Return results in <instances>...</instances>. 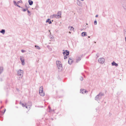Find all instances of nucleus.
<instances>
[{
  "label": "nucleus",
  "mask_w": 126,
  "mask_h": 126,
  "mask_svg": "<svg viewBox=\"0 0 126 126\" xmlns=\"http://www.w3.org/2000/svg\"><path fill=\"white\" fill-rule=\"evenodd\" d=\"M56 65L59 71H61L63 69L62 65L61 62L59 61H57Z\"/></svg>",
  "instance_id": "obj_1"
},
{
  "label": "nucleus",
  "mask_w": 126,
  "mask_h": 126,
  "mask_svg": "<svg viewBox=\"0 0 126 126\" xmlns=\"http://www.w3.org/2000/svg\"><path fill=\"white\" fill-rule=\"evenodd\" d=\"M104 94L101 92H100L95 97V99L98 101V100H100L102 98V96H103Z\"/></svg>",
  "instance_id": "obj_2"
},
{
  "label": "nucleus",
  "mask_w": 126,
  "mask_h": 126,
  "mask_svg": "<svg viewBox=\"0 0 126 126\" xmlns=\"http://www.w3.org/2000/svg\"><path fill=\"white\" fill-rule=\"evenodd\" d=\"M39 92L41 96H44L45 95L44 93L43 92V88L42 86H41L40 87Z\"/></svg>",
  "instance_id": "obj_3"
},
{
  "label": "nucleus",
  "mask_w": 126,
  "mask_h": 126,
  "mask_svg": "<svg viewBox=\"0 0 126 126\" xmlns=\"http://www.w3.org/2000/svg\"><path fill=\"white\" fill-rule=\"evenodd\" d=\"M121 3L123 8L126 10V1L125 0H122Z\"/></svg>",
  "instance_id": "obj_4"
},
{
  "label": "nucleus",
  "mask_w": 126,
  "mask_h": 126,
  "mask_svg": "<svg viewBox=\"0 0 126 126\" xmlns=\"http://www.w3.org/2000/svg\"><path fill=\"white\" fill-rule=\"evenodd\" d=\"M105 59L103 58H99L98 60V62L101 63L102 64L104 63L105 61Z\"/></svg>",
  "instance_id": "obj_5"
},
{
  "label": "nucleus",
  "mask_w": 126,
  "mask_h": 126,
  "mask_svg": "<svg viewBox=\"0 0 126 126\" xmlns=\"http://www.w3.org/2000/svg\"><path fill=\"white\" fill-rule=\"evenodd\" d=\"M20 60L22 64L23 65H24L25 64V60L24 57L23 56H20Z\"/></svg>",
  "instance_id": "obj_6"
},
{
  "label": "nucleus",
  "mask_w": 126,
  "mask_h": 126,
  "mask_svg": "<svg viewBox=\"0 0 126 126\" xmlns=\"http://www.w3.org/2000/svg\"><path fill=\"white\" fill-rule=\"evenodd\" d=\"M23 71L20 69H19L17 72V74L18 76L22 77L23 74Z\"/></svg>",
  "instance_id": "obj_7"
},
{
  "label": "nucleus",
  "mask_w": 126,
  "mask_h": 126,
  "mask_svg": "<svg viewBox=\"0 0 126 126\" xmlns=\"http://www.w3.org/2000/svg\"><path fill=\"white\" fill-rule=\"evenodd\" d=\"M86 92H87V91L84 89H81L80 90V93L82 94L85 93Z\"/></svg>",
  "instance_id": "obj_8"
},
{
  "label": "nucleus",
  "mask_w": 126,
  "mask_h": 126,
  "mask_svg": "<svg viewBox=\"0 0 126 126\" xmlns=\"http://www.w3.org/2000/svg\"><path fill=\"white\" fill-rule=\"evenodd\" d=\"M77 5H78L81 6H82V5L81 3L80 2L79 0H77Z\"/></svg>",
  "instance_id": "obj_9"
},
{
  "label": "nucleus",
  "mask_w": 126,
  "mask_h": 126,
  "mask_svg": "<svg viewBox=\"0 0 126 126\" xmlns=\"http://www.w3.org/2000/svg\"><path fill=\"white\" fill-rule=\"evenodd\" d=\"M73 62V60L71 58H69L68 61V63L69 64H71Z\"/></svg>",
  "instance_id": "obj_10"
},
{
  "label": "nucleus",
  "mask_w": 126,
  "mask_h": 126,
  "mask_svg": "<svg viewBox=\"0 0 126 126\" xmlns=\"http://www.w3.org/2000/svg\"><path fill=\"white\" fill-rule=\"evenodd\" d=\"M81 35L82 36H85L87 35V32H85L82 33Z\"/></svg>",
  "instance_id": "obj_11"
},
{
  "label": "nucleus",
  "mask_w": 126,
  "mask_h": 126,
  "mask_svg": "<svg viewBox=\"0 0 126 126\" xmlns=\"http://www.w3.org/2000/svg\"><path fill=\"white\" fill-rule=\"evenodd\" d=\"M112 65V66H118V64L115 63L113 61L111 63Z\"/></svg>",
  "instance_id": "obj_12"
},
{
  "label": "nucleus",
  "mask_w": 126,
  "mask_h": 126,
  "mask_svg": "<svg viewBox=\"0 0 126 126\" xmlns=\"http://www.w3.org/2000/svg\"><path fill=\"white\" fill-rule=\"evenodd\" d=\"M28 2L29 4L30 5H32L33 4V1L31 0H28Z\"/></svg>",
  "instance_id": "obj_13"
},
{
  "label": "nucleus",
  "mask_w": 126,
  "mask_h": 126,
  "mask_svg": "<svg viewBox=\"0 0 126 126\" xmlns=\"http://www.w3.org/2000/svg\"><path fill=\"white\" fill-rule=\"evenodd\" d=\"M51 17L52 18L55 17L56 18H59V17H58V16H57V15L56 14H54L52 15Z\"/></svg>",
  "instance_id": "obj_14"
},
{
  "label": "nucleus",
  "mask_w": 126,
  "mask_h": 126,
  "mask_svg": "<svg viewBox=\"0 0 126 126\" xmlns=\"http://www.w3.org/2000/svg\"><path fill=\"white\" fill-rule=\"evenodd\" d=\"M81 58L80 57H78L77 58L76 60V63H78L81 60Z\"/></svg>",
  "instance_id": "obj_15"
},
{
  "label": "nucleus",
  "mask_w": 126,
  "mask_h": 126,
  "mask_svg": "<svg viewBox=\"0 0 126 126\" xmlns=\"http://www.w3.org/2000/svg\"><path fill=\"white\" fill-rule=\"evenodd\" d=\"M46 22H48V23L50 24L52 23V22L51 21L50 19H48L46 21Z\"/></svg>",
  "instance_id": "obj_16"
},
{
  "label": "nucleus",
  "mask_w": 126,
  "mask_h": 126,
  "mask_svg": "<svg viewBox=\"0 0 126 126\" xmlns=\"http://www.w3.org/2000/svg\"><path fill=\"white\" fill-rule=\"evenodd\" d=\"M61 12L59 11L58 12V13H57V16H58V17H61L60 16L61 15Z\"/></svg>",
  "instance_id": "obj_17"
},
{
  "label": "nucleus",
  "mask_w": 126,
  "mask_h": 126,
  "mask_svg": "<svg viewBox=\"0 0 126 126\" xmlns=\"http://www.w3.org/2000/svg\"><path fill=\"white\" fill-rule=\"evenodd\" d=\"M0 32L1 33H2L3 34H4L5 32V30L2 29L0 31Z\"/></svg>",
  "instance_id": "obj_18"
},
{
  "label": "nucleus",
  "mask_w": 126,
  "mask_h": 126,
  "mask_svg": "<svg viewBox=\"0 0 126 126\" xmlns=\"http://www.w3.org/2000/svg\"><path fill=\"white\" fill-rule=\"evenodd\" d=\"M66 52H65V56H67L69 54V51L67 50H65Z\"/></svg>",
  "instance_id": "obj_19"
},
{
  "label": "nucleus",
  "mask_w": 126,
  "mask_h": 126,
  "mask_svg": "<svg viewBox=\"0 0 126 126\" xmlns=\"http://www.w3.org/2000/svg\"><path fill=\"white\" fill-rule=\"evenodd\" d=\"M3 68L2 67H0V74L2 73L3 71Z\"/></svg>",
  "instance_id": "obj_20"
},
{
  "label": "nucleus",
  "mask_w": 126,
  "mask_h": 126,
  "mask_svg": "<svg viewBox=\"0 0 126 126\" xmlns=\"http://www.w3.org/2000/svg\"><path fill=\"white\" fill-rule=\"evenodd\" d=\"M68 29H70V30H72L74 29V28L72 26H70L68 27Z\"/></svg>",
  "instance_id": "obj_21"
},
{
  "label": "nucleus",
  "mask_w": 126,
  "mask_h": 126,
  "mask_svg": "<svg viewBox=\"0 0 126 126\" xmlns=\"http://www.w3.org/2000/svg\"><path fill=\"white\" fill-rule=\"evenodd\" d=\"M35 47L36 48L38 49H40V47L39 46L37 45H35Z\"/></svg>",
  "instance_id": "obj_22"
},
{
  "label": "nucleus",
  "mask_w": 126,
  "mask_h": 126,
  "mask_svg": "<svg viewBox=\"0 0 126 126\" xmlns=\"http://www.w3.org/2000/svg\"><path fill=\"white\" fill-rule=\"evenodd\" d=\"M27 12L28 13V15L29 16H30L31 15V13L30 12L29 10L28 9L27 10Z\"/></svg>",
  "instance_id": "obj_23"
},
{
  "label": "nucleus",
  "mask_w": 126,
  "mask_h": 126,
  "mask_svg": "<svg viewBox=\"0 0 126 126\" xmlns=\"http://www.w3.org/2000/svg\"><path fill=\"white\" fill-rule=\"evenodd\" d=\"M124 36H126V30L125 29L124 30Z\"/></svg>",
  "instance_id": "obj_24"
},
{
  "label": "nucleus",
  "mask_w": 126,
  "mask_h": 126,
  "mask_svg": "<svg viewBox=\"0 0 126 126\" xmlns=\"http://www.w3.org/2000/svg\"><path fill=\"white\" fill-rule=\"evenodd\" d=\"M28 7H27V8H26V9H24L23 10V11L24 12H25L26 11V10L27 11L28 10Z\"/></svg>",
  "instance_id": "obj_25"
},
{
  "label": "nucleus",
  "mask_w": 126,
  "mask_h": 126,
  "mask_svg": "<svg viewBox=\"0 0 126 126\" xmlns=\"http://www.w3.org/2000/svg\"><path fill=\"white\" fill-rule=\"evenodd\" d=\"M22 3V1L21 0H20L19 1L17 2V3L18 4V3Z\"/></svg>",
  "instance_id": "obj_26"
},
{
  "label": "nucleus",
  "mask_w": 126,
  "mask_h": 126,
  "mask_svg": "<svg viewBox=\"0 0 126 126\" xmlns=\"http://www.w3.org/2000/svg\"><path fill=\"white\" fill-rule=\"evenodd\" d=\"M26 103H25L24 104L23 103V104H22V106L23 107H25L26 106Z\"/></svg>",
  "instance_id": "obj_27"
},
{
  "label": "nucleus",
  "mask_w": 126,
  "mask_h": 126,
  "mask_svg": "<svg viewBox=\"0 0 126 126\" xmlns=\"http://www.w3.org/2000/svg\"><path fill=\"white\" fill-rule=\"evenodd\" d=\"M15 5L16 6V4H17V3H16V2L15 1V0H14L13 1Z\"/></svg>",
  "instance_id": "obj_28"
},
{
  "label": "nucleus",
  "mask_w": 126,
  "mask_h": 126,
  "mask_svg": "<svg viewBox=\"0 0 126 126\" xmlns=\"http://www.w3.org/2000/svg\"><path fill=\"white\" fill-rule=\"evenodd\" d=\"M94 24L95 25H96L97 24V22L96 20H95L94 21Z\"/></svg>",
  "instance_id": "obj_29"
},
{
  "label": "nucleus",
  "mask_w": 126,
  "mask_h": 126,
  "mask_svg": "<svg viewBox=\"0 0 126 126\" xmlns=\"http://www.w3.org/2000/svg\"><path fill=\"white\" fill-rule=\"evenodd\" d=\"M6 110V109H5V110H4V112H3L2 111H1V112L2 113H3V114H4V112H5V111Z\"/></svg>",
  "instance_id": "obj_30"
},
{
  "label": "nucleus",
  "mask_w": 126,
  "mask_h": 126,
  "mask_svg": "<svg viewBox=\"0 0 126 126\" xmlns=\"http://www.w3.org/2000/svg\"><path fill=\"white\" fill-rule=\"evenodd\" d=\"M80 80L82 81L83 80V78L82 77H81V78H80Z\"/></svg>",
  "instance_id": "obj_31"
},
{
  "label": "nucleus",
  "mask_w": 126,
  "mask_h": 126,
  "mask_svg": "<svg viewBox=\"0 0 126 126\" xmlns=\"http://www.w3.org/2000/svg\"><path fill=\"white\" fill-rule=\"evenodd\" d=\"M27 5L29 6V5L28 4H25V6L26 7V8H27V7H28Z\"/></svg>",
  "instance_id": "obj_32"
},
{
  "label": "nucleus",
  "mask_w": 126,
  "mask_h": 126,
  "mask_svg": "<svg viewBox=\"0 0 126 126\" xmlns=\"http://www.w3.org/2000/svg\"><path fill=\"white\" fill-rule=\"evenodd\" d=\"M25 51L23 50H21V51L22 53H24L25 52Z\"/></svg>",
  "instance_id": "obj_33"
},
{
  "label": "nucleus",
  "mask_w": 126,
  "mask_h": 126,
  "mask_svg": "<svg viewBox=\"0 0 126 126\" xmlns=\"http://www.w3.org/2000/svg\"><path fill=\"white\" fill-rule=\"evenodd\" d=\"M64 56V59H67V57L66 56Z\"/></svg>",
  "instance_id": "obj_34"
},
{
  "label": "nucleus",
  "mask_w": 126,
  "mask_h": 126,
  "mask_svg": "<svg viewBox=\"0 0 126 126\" xmlns=\"http://www.w3.org/2000/svg\"><path fill=\"white\" fill-rule=\"evenodd\" d=\"M16 6L18 7H19V8H21V6L19 5H18V4H16Z\"/></svg>",
  "instance_id": "obj_35"
},
{
  "label": "nucleus",
  "mask_w": 126,
  "mask_h": 126,
  "mask_svg": "<svg viewBox=\"0 0 126 126\" xmlns=\"http://www.w3.org/2000/svg\"><path fill=\"white\" fill-rule=\"evenodd\" d=\"M65 52H66V51H65L63 52V54L64 55L65 54Z\"/></svg>",
  "instance_id": "obj_36"
},
{
  "label": "nucleus",
  "mask_w": 126,
  "mask_h": 126,
  "mask_svg": "<svg viewBox=\"0 0 126 126\" xmlns=\"http://www.w3.org/2000/svg\"><path fill=\"white\" fill-rule=\"evenodd\" d=\"M2 78H0V81H2Z\"/></svg>",
  "instance_id": "obj_37"
},
{
  "label": "nucleus",
  "mask_w": 126,
  "mask_h": 126,
  "mask_svg": "<svg viewBox=\"0 0 126 126\" xmlns=\"http://www.w3.org/2000/svg\"><path fill=\"white\" fill-rule=\"evenodd\" d=\"M20 104L22 105V104H23V103H22L21 102H20L19 103Z\"/></svg>",
  "instance_id": "obj_38"
},
{
  "label": "nucleus",
  "mask_w": 126,
  "mask_h": 126,
  "mask_svg": "<svg viewBox=\"0 0 126 126\" xmlns=\"http://www.w3.org/2000/svg\"><path fill=\"white\" fill-rule=\"evenodd\" d=\"M98 16V15H96L95 16L96 17H97Z\"/></svg>",
  "instance_id": "obj_39"
},
{
  "label": "nucleus",
  "mask_w": 126,
  "mask_h": 126,
  "mask_svg": "<svg viewBox=\"0 0 126 126\" xmlns=\"http://www.w3.org/2000/svg\"><path fill=\"white\" fill-rule=\"evenodd\" d=\"M26 107V108H27V107H28V106H26H26L25 107Z\"/></svg>",
  "instance_id": "obj_40"
},
{
  "label": "nucleus",
  "mask_w": 126,
  "mask_h": 126,
  "mask_svg": "<svg viewBox=\"0 0 126 126\" xmlns=\"http://www.w3.org/2000/svg\"><path fill=\"white\" fill-rule=\"evenodd\" d=\"M3 106H1V109L2 108H3Z\"/></svg>",
  "instance_id": "obj_41"
},
{
  "label": "nucleus",
  "mask_w": 126,
  "mask_h": 126,
  "mask_svg": "<svg viewBox=\"0 0 126 126\" xmlns=\"http://www.w3.org/2000/svg\"><path fill=\"white\" fill-rule=\"evenodd\" d=\"M125 40H126V37H125Z\"/></svg>",
  "instance_id": "obj_42"
},
{
  "label": "nucleus",
  "mask_w": 126,
  "mask_h": 126,
  "mask_svg": "<svg viewBox=\"0 0 126 126\" xmlns=\"http://www.w3.org/2000/svg\"><path fill=\"white\" fill-rule=\"evenodd\" d=\"M51 120H53V118H51Z\"/></svg>",
  "instance_id": "obj_43"
},
{
  "label": "nucleus",
  "mask_w": 126,
  "mask_h": 126,
  "mask_svg": "<svg viewBox=\"0 0 126 126\" xmlns=\"http://www.w3.org/2000/svg\"><path fill=\"white\" fill-rule=\"evenodd\" d=\"M88 37V38H89L90 37V36H89Z\"/></svg>",
  "instance_id": "obj_44"
},
{
  "label": "nucleus",
  "mask_w": 126,
  "mask_h": 126,
  "mask_svg": "<svg viewBox=\"0 0 126 126\" xmlns=\"http://www.w3.org/2000/svg\"><path fill=\"white\" fill-rule=\"evenodd\" d=\"M7 102V101H6V103Z\"/></svg>",
  "instance_id": "obj_45"
},
{
  "label": "nucleus",
  "mask_w": 126,
  "mask_h": 126,
  "mask_svg": "<svg viewBox=\"0 0 126 126\" xmlns=\"http://www.w3.org/2000/svg\"><path fill=\"white\" fill-rule=\"evenodd\" d=\"M82 1H83L84 0H81Z\"/></svg>",
  "instance_id": "obj_46"
},
{
  "label": "nucleus",
  "mask_w": 126,
  "mask_h": 126,
  "mask_svg": "<svg viewBox=\"0 0 126 126\" xmlns=\"http://www.w3.org/2000/svg\"><path fill=\"white\" fill-rule=\"evenodd\" d=\"M2 102L1 101V103Z\"/></svg>",
  "instance_id": "obj_47"
}]
</instances>
